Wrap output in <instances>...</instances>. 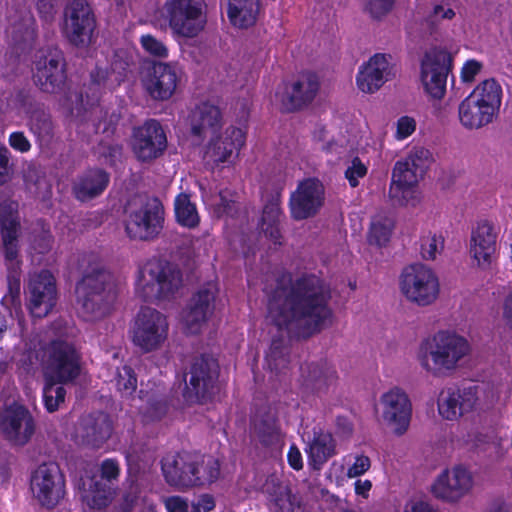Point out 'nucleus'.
<instances>
[{
  "label": "nucleus",
  "instance_id": "6e6552de",
  "mask_svg": "<svg viewBox=\"0 0 512 512\" xmlns=\"http://www.w3.org/2000/svg\"><path fill=\"white\" fill-rule=\"evenodd\" d=\"M165 210L158 197H146L138 206L130 207L124 221L129 239L150 242L158 238L164 228Z\"/></svg>",
  "mask_w": 512,
  "mask_h": 512
},
{
  "label": "nucleus",
  "instance_id": "393cba45",
  "mask_svg": "<svg viewBox=\"0 0 512 512\" xmlns=\"http://www.w3.org/2000/svg\"><path fill=\"white\" fill-rule=\"evenodd\" d=\"M218 292L216 283L207 282L193 294L184 316L186 329L190 334L199 333L202 325L212 316Z\"/></svg>",
  "mask_w": 512,
  "mask_h": 512
},
{
  "label": "nucleus",
  "instance_id": "9b49d317",
  "mask_svg": "<svg viewBox=\"0 0 512 512\" xmlns=\"http://www.w3.org/2000/svg\"><path fill=\"white\" fill-rule=\"evenodd\" d=\"M403 295L419 306L432 304L439 294V281L427 266L417 263L404 268L400 277Z\"/></svg>",
  "mask_w": 512,
  "mask_h": 512
},
{
  "label": "nucleus",
  "instance_id": "6ab92c4d",
  "mask_svg": "<svg viewBox=\"0 0 512 512\" xmlns=\"http://www.w3.org/2000/svg\"><path fill=\"white\" fill-rule=\"evenodd\" d=\"M338 379L335 367L326 360L306 362L300 366L298 382L303 394L327 396L335 392Z\"/></svg>",
  "mask_w": 512,
  "mask_h": 512
},
{
  "label": "nucleus",
  "instance_id": "774afa93",
  "mask_svg": "<svg viewBox=\"0 0 512 512\" xmlns=\"http://www.w3.org/2000/svg\"><path fill=\"white\" fill-rule=\"evenodd\" d=\"M165 504L168 512H188V503L180 496L169 497Z\"/></svg>",
  "mask_w": 512,
  "mask_h": 512
},
{
  "label": "nucleus",
  "instance_id": "bb28decb",
  "mask_svg": "<svg viewBox=\"0 0 512 512\" xmlns=\"http://www.w3.org/2000/svg\"><path fill=\"white\" fill-rule=\"evenodd\" d=\"M246 134L238 127L226 128L223 135L212 138L206 146L204 159L213 166L232 163L245 145Z\"/></svg>",
  "mask_w": 512,
  "mask_h": 512
},
{
  "label": "nucleus",
  "instance_id": "37998d69",
  "mask_svg": "<svg viewBox=\"0 0 512 512\" xmlns=\"http://www.w3.org/2000/svg\"><path fill=\"white\" fill-rule=\"evenodd\" d=\"M28 127L30 132L40 142H50L54 137V123L49 111L43 106L36 107V110L32 111L27 116Z\"/></svg>",
  "mask_w": 512,
  "mask_h": 512
},
{
  "label": "nucleus",
  "instance_id": "ea45409f",
  "mask_svg": "<svg viewBox=\"0 0 512 512\" xmlns=\"http://www.w3.org/2000/svg\"><path fill=\"white\" fill-rule=\"evenodd\" d=\"M259 9V0H228L227 15L233 26L249 28L256 23Z\"/></svg>",
  "mask_w": 512,
  "mask_h": 512
},
{
  "label": "nucleus",
  "instance_id": "09e8293b",
  "mask_svg": "<svg viewBox=\"0 0 512 512\" xmlns=\"http://www.w3.org/2000/svg\"><path fill=\"white\" fill-rule=\"evenodd\" d=\"M60 384L50 379H44V386L42 390L43 404L47 412H56L62 403L65 401L66 389Z\"/></svg>",
  "mask_w": 512,
  "mask_h": 512
},
{
  "label": "nucleus",
  "instance_id": "c03bdc74",
  "mask_svg": "<svg viewBox=\"0 0 512 512\" xmlns=\"http://www.w3.org/2000/svg\"><path fill=\"white\" fill-rule=\"evenodd\" d=\"M175 218L179 225L189 229L198 227L200 217L196 205L191 202L188 194L180 193L174 202Z\"/></svg>",
  "mask_w": 512,
  "mask_h": 512
},
{
  "label": "nucleus",
  "instance_id": "1a4fd4ad",
  "mask_svg": "<svg viewBox=\"0 0 512 512\" xmlns=\"http://www.w3.org/2000/svg\"><path fill=\"white\" fill-rule=\"evenodd\" d=\"M163 10L174 36L192 39L206 26V4L202 0H166Z\"/></svg>",
  "mask_w": 512,
  "mask_h": 512
},
{
  "label": "nucleus",
  "instance_id": "c9c22d12",
  "mask_svg": "<svg viewBox=\"0 0 512 512\" xmlns=\"http://www.w3.org/2000/svg\"><path fill=\"white\" fill-rule=\"evenodd\" d=\"M305 451L309 465L315 470H320L330 458L336 455V440L329 431L314 427L312 438Z\"/></svg>",
  "mask_w": 512,
  "mask_h": 512
},
{
  "label": "nucleus",
  "instance_id": "0e129e2a",
  "mask_svg": "<svg viewBox=\"0 0 512 512\" xmlns=\"http://www.w3.org/2000/svg\"><path fill=\"white\" fill-rule=\"evenodd\" d=\"M482 63L471 59L464 63L461 70V79L465 83L474 81L476 75L481 71Z\"/></svg>",
  "mask_w": 512,
  "mask_h": 512
},
{
  "label": "nucleus",
  "instance_id": "4d7b16f0",
  "mask_svg": "<svg viewBox=\"0 0 512 512\" xmlns=\"http://www.w3.org/2000/svg\"><path fill=\"white\" fill-rule=\"evenodd\" d=\"M395 0H367L366 9L374 19H381L390 13Z\"/></svg>",
  "mask_w": 512,
  "mask_h": 512
},
{
  "label": "nucleus",
  "instance_id": "f3484780",
  "mask_svg": "<svg viewBox=\"0 0 512 512\" xmlns=\"http://www.w3.org/2000/svg\"><path fill=\"white\" fill-rule=\"evenodd\" d=\"M26 306L32 317H46L57 302V286L54 275L46 269L30 277L27 287Z\"/></svg>",
  "mask_w": 512,
  "mask_h": 512
},
{
  "label": "nucleus",
  "instance_id": "e2e57ef3",
  "mask_svg": "<svg viewBox=\"0 0 512 512\" xmlns=\"http://www.w3.org/2000/svg\"><path fill=\"white\" fill-rule=\"evenodd\" d=\"M371 466L370 458L366 455H357L353 464L348 468L349 477H358L366 473Z\"/></svg>",
  "mask_w": 512,
  "mask_h": 512
},
{
  "label": "nucleus",
  "instance_id": "39448f33",
  "mask_svg": "<svg viewBox=\"0 0 512 512\" xmlns=\"http://www.w3.org/2000/svg\"><path fill=\"white\" fill-rule=\"evenodd\" d=\"M469 343L456 333L439 331L431 339L421 342L418 360L421 366L434 376L454 370L458 362L468 354Z\"/></svg>",
  "mask_w": 512,
  "mask_h": 512
},
{
  "label": "nucleus",
  "instance_id": "a211bd4d",
  "mask_svg": "<svg viewBox=\"0 0 512 512\" xmlns=\"http://www.w3.org/2000/svg\"><path fill=\"white\" fill-rule=\"evenodd\" d=\"M67 79L66 60L60 49H48L35 62L33 80L45 93H58L63 90Z\"/></svg>",
  "mask_w": 512,
  "mask_h": 512
},
{
  "label": "nucleus",
  "instance_id": "a878e982",
  "mask_svg": "<svg viewBox=\"0 0 512 512\" xmlns=\"http://www.w3.org/2000/svg\"><path fill=\"white\" fill-rule=\"evenodd\" d=\"M380 402L383 420L393 426L395 434L403 435L412 416V404L408 395L402 389L394 387L381 396Z\"/></svg>",
  "mask_w": 512,
  "mask_h": 512
},
{
  "label": "nucleus",
  "instance_id": "cd10ccee",
  "mask_svg": "<svg viewBox=\"0 0 512 512\" xmlns=\"http://www.w3.org/2000/svg\"><path fill=\"white\" fill-rule=\"evenodd\" d=\"M422 178L407 163L397 161L392 172V180L389 188V197L394 204L406 206L408 204L415 205L417 184Z\"/></svg>",
  "mask_w": 512,
  "mask_h": 512
},
{
  "label": "nucleus",
  "instance_id": "20e7f679",
  "mask_svg": "<svg viewBox=\"0 0 512 512\" xmlns=\"http://www.w3.org/2000/svg\"><path fill=\"white\" fill-rule=\"evenodd\" d=\"M79 311L86 321L105 316L116 298L111 274L100 264H90L76 283Z\"/></svg>",
  "mask_w": 512,
  "mask_h": 512
},
{
  "label": "nucleus",
  "instance_id": "f8f14e48",
  "mask_svg": "<svg viewBox=\"0 0 512 512\" xmlns=\"http://www.w3.org/2000/svg\"><path fill=\"white\" fill-rule=\"evenodd\" d=\"M30 489L42 507H56L65 496V477L59 465L52 461L40 464L31 473Z\"/></svg>",
  "mask_w": 512,
  "mask_h": 512
},
{
  "label": "nucleus",
  "instance_id": "58836bf2",
  "mask_svg": "<svg viewBox=\"0 0 512 512\" xmlns=\"http://www.w3.org/2000/svg\"><path fill=\"white\" fill-rule=\"evenodd\" d=\"M282 193L281 190L273 192L266 200L261 216L262 230L267 238L274 244H281L282 234L280 230L281 217L283 210L281 208Z\"/></svg>",
  "mask_w": 512,
  "mask_h": 512
},
{
  "label": "nucleus",
  "instance_id": "2eb2a0df",
  "mask_svg": "<svg viewBox=\"0 0 512 512\" xmlns=\"http://www.w3.org/2000/svg\"><path fill=\"white\" fill-rule=\"evenodd\" d=\"M144 93L153 101H168L175 94L180 82L176 65L154 61L144 68L141 74Z\"/></svg>",
  "mask_w": 512,
  "mask_h": 512
},
{
  "label": "nucleus",
  "instance_id": "338daca9",
  "mask_svg": "<svg viewBox=\"0 0 512 512\" xmlns=\"http://www.w3.org/2000/svg\"><path fill=\"white\" fill-rule=\"evenodd\" d=\"M287 461L289 466L296 471H299L303 468L302 454L295 444H292L289 447L287 453Z\"/></svg>",
  "mask_w": 512,
  "mask_h": 512
},
{
  "label": "nucleus",
  "instance_id": "13d9d810",
  "mask_svg": "<svg viewBox=\"0 0 512 512\" xmlns=\"http://www.w3.org/2000/svg\"><path fill=\"white\" fill-rule=\"evenodd\" d=\"M366 174L367 167L358 157H355L352 160L351 166H349L345 171V178L348 180L349 185L352 188H355L359 185V179L365 177Z\"/></svg>",
  "mask_w": 512,
  "mask_h": 512
},
{
  "label": "nucleus",
  "instance_id": "603ef678",
  "mask_svg": "<svg viewBox=\"0 0 512 512\" xmlns=\"http://www.w3.org/2000/svg\"><path fill=\"white\" fill-rule=\"evenodd\" d=\"M115 386L121 397L133 395L137 388V376L132 367L124 365L117 369Z\"/></svg>",
  "mask_w": 512,
  "mask_h": 512
},
{
  "label": "nucleus",
  "instance_id": "e433bc0d",
  "mask_svg": "<svg viewBox=\"0 0 512 512\" xmlns=\"http://www.w3.org/2000/svg\"><path fill=\"white\" fill-rule=\"evenodd\" d=\"M120 475L119 462L113 458H107L100 465V480L92 479L89 488L92 493V503L97 508H104L109 505L112 499L110 486L103 483V480L111 482L117 480Z\"/></svg>",
  "mask_w": 512,
  "mask_h": 512
},
{
  "label": "nucleus",
  "instance_id": "7ed1b4c3",
  "mask_svg": "<svg viewBox=\"0 0 512 512\" xmlns=\"http://www.w3.org/2000/svg\"><path fill=\"white\" fill-rule=\"evenodd\" d=\"M183 286V272L179 265L164 258H152L139 268L135 292L147 303L171 301Z\"/></svg>",
  "mask_w": 512,
  "mask_h": 512
},
{
  "label": "nucleus",
  "instance_id": "8fccbe9b",
  "mask_svg": "<svg viewBox=\"0 0 512 512\" xmlns=\"http://www.w3.org/2000/svg\"><path fill=\"white\" fill-rule=\"evenodd\" d=\"M394 226V221L389 217L374 219L369 229V243L378 247L386 246L390 241Z\"/></svg>",
  "mask_w": 512,
  "mask_h": 512
},
{
  "label": "nucleus",
  "instance_id": "72a5a7b5",
  "mask_svg": "<svg viewBox=\"0 0 512 512\" xmlns=\"http://www.w3.org/2000/svg\"><path fill=\"white\" fill-rule=\"evenodd\" d=\"M110 183V174L102 168H89L72 185L74 197L81 202L100 196Z\"/></svg>",
  "mask_w": 512,
  "mask_h": 512
},
{
  "label": "nucleus",
  "instance_id": "3c124183",
  "mask_svg": "<svg viewBox=\"0 0 512 512\" xmlns=\"http://www.w3.org/2000/svg\"><path fill=\"white\" fill-rule=\"evenodd\" d=\"M169 410L168 397L166 395L152 394L143 412V419L146 422L160 421L166 416Z\"/></svg>",
  "mask_w": 512,
  "mask_h": 512
},
{
  "label": "nucleus",
  "instance_id": "2f4dec72",
  "mask_svg": "<svg viewBox=\"0 0 512 512\" xmlns=\"http://www.w3.org/2000/svg\"><path fill=\"white\" fill-rule=\"evenodd\" d=\"M112 431L113 423L105 412H92L80 420L82 442L92 448H100L111 437Z\"/></svg>",
  "mask_w": 512,
  "mask_h": 512
},
{
  "label": "nucleus",
  "instance_id": "f03ea898",
  "mask_svg": "<svg viewBox=\"0 0 512 512\" xmlns=\"http://www.w3.org/2000/svg\"><path fill=\"white\" fill-rule=\"evenodd\" d=\"M160 464L166 483L177 489L210 485L218 480L221 471L217 458L189 451L168 453Z\"/></svg>",
  "mask_w": 512,
  "mask_h": 512
},
{
  "label": "nucleus",
  "instance_id": "a18cd8bd",
  "mask_svg": "<svg viewBox=\"0 0 512 512\" xmlns=\"http://www.w3.org/2000/svg\"><path fill=\"white\" fill-rule=\"evenodd\" d=\"M4 263L7 270V286L12 301L20 298L22 260L20 259V250L15 251V255L8 256L7 251H3Z\"/></svg>",
  "mask_w": 512,
  "mask_h": 512
},
{
  "label": "nucleus",
  "instance_id": "864d4df0",
  "mask_svg": "<svg viewBox=\"0 0 512 512\" xmlns=\"http://www.w3.org/2000/svg\"><path fill=\"white\" fill-rule=\"evenodd\" d=\"M431 153L428 149L423 147L413 148L408 156L401 160L402 163H407L408 166L412 167L422 177L426 173L430 165Z\"/></svg>",
  "mask_w": 512,
  "mask_h": 512
},
{
  "label": "nucleus",
  "instance_id": "69168bd1",
  "mask_svg": "<svg viewBox=\"0 0 512 512\" xmlns=\"http://www.w3.org/2000/svg\"><path fill=\"white\" fill-rule=\"evenodd\" d=\"M215 508L214 497L210 494H202L196 502L192 503L193 512H210Z\"/></svg>",
  "mask_w": 512,
  "mask_h": 512
},
{
  "label": "nucleus",
  "instance_id": "b1692460",
  "mask_svg": "<svg viewBox=\"0 0 512 512\" xmlns=\"http://www.w3.org/2000/svg\"><path fill=\"white\" fill-rule=\"evenodd\" d=\"M320 78L313 71H302L281 98L284 112H296L308 107L320 90Z\"/></svg>",
  "mask_w": 512,
  "mask_h": 512
},
{
  "label": "nucleus",
  "instance_id": "c85d7f7f",
  "mask_svg": "<svg viewBox=\"0 0 512 512\" xmlns=\"http://www.w3.org/2000/svg\"><path fill=\"white\" fill-rule=\"evenodd\" d=\"M22 234L21 216L17 201L5 199L0 202V237L2 251L8 256L20 250L19 239Z\"/></svg>",
  "mask_w": 512,
  "mask_h": 512
},
{
  "label": "nucleus",
  "instance_id": "680f3d73",
  "mask_svg": "<svg viewBox=\"0 0 512 512\" xmlns=\"http://www.w3.org/2000/svg\"><path fill=\"white\" fill-rule=\"evenodd\" d=\"M416 129V121L410 116H401L397 120L396 138L403 140L408 138Z\"/></svg>",
  "mask_w": 512,
  "mask_h": 512
},
{
  "label": "nucleus",
  "instance_id": "de8ad7c7",
  "mask_svg": "<svg viewBox=\"0 0 512 512\" xmlns=\"http://www.w3.org/2000/svg\"><path fill=\"white\" fill-rule=\"evenodd\" d=\"M270 371L276 374L281 373L289 364L288 347L282 338H273L269 351L265 357Z\"/></svg>",
  "mask_w": 512,
  "mask_h": 512
},
{
  "label": "nucleus",
  "instance_id": "dca6fc26",
  "mask_svg": "<svg viewBox=\"0 0 512 512\" xmlns=\"http://www.w3.org/2000/svg\"><path fill=\"white\" fill-rule=\"evenodd\" d=\"M325 203V187L316 177L300 181L290 194L288 207L290 216L295 221L315 217Z\"/></svg>",
  "mask_w": 512,
  "mask_h": 512
},
{
  "label": "nucleus",
  "instance_id": "4c0bfd02",
  "mask_svg": "<svg viewBox=\"0 0 512 512\" xmlns=\"http://www.w3.org/2000/svg\"><path fill=\"white\" fill-rule=\"evenodd\" d=\"M222 113L218 106L208 101L199 103L189 115L191 134L203 138L208 129L216 130L221 127Z\"/></svg>",
  "mask_w": 512,
  "mask_h": 512
},
{
  "label": "nucleus",
  "instance_id": "5fc2aeb1",
  "mask_svg": "<svg viewBox=\"0 0 512 512\" xmlns=\"http://www.w3.org/2000/svg\"><path fill=\"white\" fill-rule=\"evenodd\" d=\"M140 43L144 51L157 58H167L168 49L165 44L151 34L142 35Z\"/></svg>",
  "mask_w": 512,
  "mask_h": 512
},
{
  "label": "nucleus",
  "instance_id": "473e14b6",
  "mask_svg": "<svg viewBox=\"0 0 512 512\" xmlns=\"http://www.w3.org/2000/svg\"><path fill=\"white\" fill-rule=\"evenodd\" d=\"M496 239L493 226L487 221L478 223L476 229L472 231L470 254L483 270L491 266L496 251Z\"/></svg>",
  "mask_w": 512,
  "mask_h": 512
},
{
  "label": "nucleus",
  "instance_id": "a19ab883",
  "mask_svg": "<svg viewBox=\"0 0 512 512\" xmlns=\"http://www.w3.org/2000/svg\"><path fill=\"white\" fill-rule=\"evenodd\" d=\"M458 112L461 124L469 129L481 128L494 119V116L482 107L477 100H472L468 96L459 105Z\"/></svg>",
  "mask_w": 512,
  "mask_h": 512
},
{
  "label": "nucleus",
  "instance_id": "49530a36",
  "mask_svg": "<svg viewBox=\"0 0 512 512\" xmlns=\"http://www.w3.org/2000/svg\"><path fill=\"white\" fill-rule=\"evenodd\" d=\"M241 211L239 194L232 189L225 188L219 191V201L214 204V213L218 218L228 217L235 219Z\"/></svg>",
  "mask_w": 512,
  "mask_h": 512
},
{
  "label": "nucleus",
  "instance_id": "412c9836",
  "mask_svg": "<svg viewBox=\"0 0 512 512\" xmlns=\"http://www.w3.org/2000/svg\"><path fill=\"white\" fill-rule=\"evenodd\" d=\"M473 487V477L462 465L455 466L451 472L442 471L431 485V494L443 502L455 503L463 498Z\"/></svg>",
  "mask_w": 512,
  "mask_h": 512
},
{
  "label": "nucleus",
  "instance_id": "aec40b11",
  "mask_svg": "<svg viewBox=\"0 0 512 512\" xmlns=\"http://www.w3.org/2000/svg\"><path fill=\"white\" fill-rule=\"evenodd\" d=\"M0 430L10 443L24 446L35 433V421L25 406L14 403L0 412Z\"/></svg>",
  "mask_w": 512,
  "mask_h": 512
},
{
  "label": "nucleus",
  "instance_id": "423d86ee",
  "mask_svg": "<svg viewBox=\"0 0 512 512\" xmlns=\"http://www.w3.org/2000/svg\"><path fill=\"white\" fill-rule=\"evenodd\" d=\"M38 355L44 379L69 384L81 374L82 355L75 344L66 339L55 338L41 344Z\"/></svg>",
  "mask_w": 512,
  "mask_h": 512
},
{
  "label": "nucleus",
  "instance_id": "f257e3e1",
  "mask_svg": "<svg viewBox=\"0 0 512 512\" xmlns=\"http://www.w3.org/2000/svg\"><path fill=\"white\" fill-rule=\"evenodd\" d=\"M265 294L268 317L279 330L297 327L298 336L306 339L332 324L330 285L314 273L304 272L295 278L283 274Z\"/></svg>",
  "mask_w": 512,
  "mask_h": 512
},
{
  "label": "nucleus",
  "instance_id": "f704fd0d",
  "mask_svg": "<svg viewBox=\"0 0 512 512\" xmlns=\"http://www.w3.org/2000/svg\"><path fill=\"white\" fill-rule=\"evenodd\" d=\"M456 17L455 10L447 3H434L423 19L416 22L418 36L422 40H437L445 29L446 23Z\"/></svg>",
  "mask_w": 512,
  "mask_h": 512
},
{
  "label": "nucleus",
  "instance_id": "7c9ffc66",
  "mask_svg": "<svg viewBox=\"0 0 512 512\" xmlns=\"http://www.w3.org/2000/svg\"><path fill=\"white\" fill-rule=\"evenodd\" d=\"M391 67L386 54L377 53L364 63L356 76V84L364 93H374L389 80Z\"/></svg>",
  "mask_w": 512,
  "mask_h": 512
},
{
  "label": "nucleus",
  "instance_id": "6e6d98bb",
  "mask_svg": "<svg viewBox=\"0 0 512 512\" xmlns=\"http://www.w3.org/2000/svg\"><path fill=\"white\" fill-rule=\"evenodd\" d=\"M14 163L8 147L0 142V186L6 184L13 174Z\"/></svg>",
  "mask_w": 512,
  "mask_h": 512
},
{
  "label": "nucleus",
  "instance_id": "9d476101",
  "mask_svg": "<svg viewBox=\"0 0 512 512\" xmlns=\"http://www.w3.org/2000/svg\"><path fill=\"white\" fill-rule=\"evenodd\" d=\"M169 323L166 315L152 307H141L130 328L133 345L142 353L159 350L168 338Z\"/></svg>",
  "mask_w": 512,
  "mask_h": 512
},
{
  "label": "nucleus",
  "instance_id": "bf43d9fd",
  "mask_svg": "<svg viewBox=\"0 0 512 512\" xmlns=\"http://www.w3.org/2000/svg\"><path fill=\"white\" fill-rule=\"evenodd\" d=\"M14 101L16 105L24 111V113L28 116L32 113V111L36 110V107H41L39 103H37L34 97L28 90L21 89L17 91Z\"/></svg>",
  "mask_w": 512,
  "mask_h": 512
},
{
  "label": "nucleus",
  "instance_id": "4be33fe9",
  "mask_svg": "<svg viewBox=\"0 0 512 512\" xmlns=\"http://www.w3.org/2000/svg\"><path fill=\"white\" fill-rule=\"evenodd\" d=\"M450 55L443 50L426 53L421 61V81L425 91L435 99H441L446 92L450 71Z\"/></svg>",
  "mask_w": 512,
  "mask_h": 512
},
{
  "label": "nucleus",
  "instance_id": "4468645a",
  "mask_svg": "<svg viewBox=\"0 0 512 512\" xmlns=\"http://www.w3.org/2000/svg\"><path fill=\"white\" fill-rule=\"evenodd\" d=\"M130 146L135 159L140 163H151L162 157L167 149L166 132L157 119H147L134 127Z\"/></svg>",
  "mask_w": 512,
  "mask_h": 512
},
{
  "label": "nucleus",
  "instance_id": "052dcab7",
  "mask_svg": "<svg viewBox=\"0 0 512 512\" xmlns=\"http://www.w3.org/2000/svg\"><path fill=\"white\" fill-rule=\"evenodd\" d=\"M9 146L22 154L28 153L31 148V142L23 131H13L8 136Z\"/></svg>",
  "mask_w": 512,
  "mask_h": 512
},
{
  "label": "nucleus",
  "instance_id": "c756f323",
  "mask_svg": "<svg viewBox=\"0 0 512 512\" xmlns=\"http://www.w3.org/2000/svg\"><path fill=\"white\" fill-rule=\"evenodd\" d=\"M251 434L264 448L277 446L282 441V430L277 413L270 407L259 408L251 417Z\"/></svg>",
  "mask_w": 512,
  "mask_h": 512
},
{
  "label": "nucleus",
  "instance_id": "ddd939ff",
  "mask_svg": "<svg viewBox=\"0 0 512 512\" xmlns=\"http://www.w3.org/2000/svg\"><path fill=\"white\" fill-rule=\"evenodd\" d=\"M97 26L96 16L86 0H72L64 9L63 34L78 48L91 44Z\"/></svg>",
  "mask_w": 512,
  "mask_h": 512
},
{
  "label": "nucleus",
  "instance_id": "0eeeda50",
  "mask_svg": "<svg viewBox=\"0 0 512 512\" xmlns=\"http://www.w3.org/2000/svg\"><path fill=\"white\" fill-rule=\"evenodd\" d=\"M218 361L210 355L202 354L191 362L184 374L183 398L188 404H206L217 390L219 377Z\"/></svg>",
  "mask_w": 512,
  "mask_h": 512
},
{
  "label": "nucleus",
  "instance_id": "79ce46f5",
  "mask_svg": "<svg viewBox=\"0 0 512 512\" xmlns=\"http://www.w3.org/2000/svg\"><path fill=\"white\" fill-rule=\"evenodd\" d=\"M468 97L477 100L495 117L501 106L502 88L496 80L487 79L478 84Z\"/></svg>",
  "mask_w": 512,
  "mask_h": 512
},
{
  "label": "nucleus",
  "instance_id": "5701e85b",
  "mask_svg": "<svg viewBox=\"0 0 512 512\" xmlns=\"http://www.w3.org/2000/svg\"><path fill=\"white\" fill-rule=\"evenodd\" d=\"M478 392L479 386L472 382L443 390L438 398L439 414L447 420H455L472 411L479 400Z\"/></svg>",
  "mask_w": 512,
  "mask_h": 512
}]
</instances>
